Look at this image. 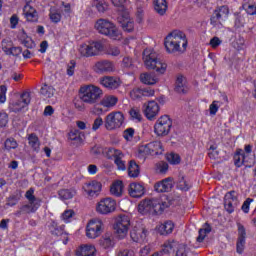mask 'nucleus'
<instances>
[{
	"mask_svg": "<svg viewBox=\"0 0 256 256\" xmlns=\"http://www.w3.org/2000/svg\"><path fill=\"white\" fill-rule=\"evenodd\" d=\"M133 135H135V129L133 128H127L123 132V137L126 141H131V139H133Z\"/></svg>",
	"mask_w": 256,
	"mask_h": 256,
	"instance_id": "60",
	"label": "nucleus"
},
{
	"mask_svg": "<svg viewBox=\"0 0 256 256\" xmlns=\"http://www.w3.org/2000/svg\"><path fill=\"white\" fill-rule=\"evenodd\" d=\"M7 86H0V103H5L7 101Z\"/></svg>",
	"mask_w": 256,
	"mask_h": 256,
	"instance_id": "61",
	"label": "nucleus"
},
{
	"mask_svg": "<svg viewBox=\"0 0 256 256\" xmlns=\"http://www.w3.org/2000/svg\"><path fill=\"white\" fill-rule=\"evenodd\" d=\"M237 205V192L230 191L224 196V207L227 213H233L235 206Z\"/></svg>",
	"mask_w": 256,
	"mask_h": 256,
	"instance_id": "20",
	"label": "nucleus"
},
{
	"mask_svg": "<svg viewBox=\"0 0 256 256\" xmlns=\"http://www.w3.org/2000/svg\"><path fill=\"white\" fill-rule=\"evenodd\" d=\"M92 71L98 75L113 73L115 71V65L110 60H99L92 66Z\"/></svg>",
	"mask_w": 256,
	"mask_h": 256,
	"instance_id": "15",
	"label": "nucleus"
},
{
	"mask_svg": "<svg viewBox=\"0 0 256 256\" xmlns=\"http://www.w3.org/2000/svg\"><path fill=\"white\" fill-rule=\"evenodd\" d=\"M166 159L170 165H179V163H181V156L177 153L171 152L170 154H167Z\"/></svg>",
	"mask_w": 256,
	"mask_h": 256,
	"instance_id": "48",
	"label": "nucleus"
},
{
	"mask_svg": "<svg viewBox=\"0 0 256 256\" xmlns=\"http://www.w3.org/2000/svg\"><path fill=\"white\" fill-rule=\"evenodd\" d=\"M103 97V90L96 85L89 84L80 88V99L87 105H95Z\"/></svg>",
	"mask_w": 256,
	"mask_h": 256,
	"instance_id": "3",
	"label": "nucleus"
},
{
	"mask_svg": "<svg viewBox=\"0 0 256 256\" xmlns=\"http://www.w3.org/2000/svg\"><path fill=\"white\" fill-rule=\"evenodd\" d=\"M103 233V222L99 219L90 220L86 226V237L97 239Z\"/></svg>",
	"mask_w": 256,
	"mask_h": 256,
	"instance_id": "12",
	"label": "nucleus"
},
{
	"mask_svg": "<svg viewBox=\"0 0 256 256\" xmlns=\"http://www.w3.org/2000/svg\"><path fill=\"white\" fill-rule=\"evenodd\" d=\"M129 115L131 119H135L136 121H141V119H143V117L141 116V110L136 107L130 109Z\"/></svg>",
	"mask_w": 256,
	"mask_h": 256,
	"instance_id": "50",
	"label": "nucleus"
},
{
	"mask_svg": "<svg viewBox=\"0 0 256 256\" xmlns=\"http://www.w3.org/2000/svg\"><path fill=\"white\" fill-rule=\"evenodd\" d=\"M99 244L103 249H111L114 247L113 236L111 234H105L100 240Z\"/></svg>",
	"mask_w": 256,
	"mask_h": 256,
	"instance_id": "33",
	"label": "nucleus"
},
{
	"mask_svg": "<svg viewBox=\"0 0 256 256\" xmlns=\"http://www.w3.org/2000/svg\"><path fill=\"white\" fill-rule=\"evenodd\" d=\"M111 195L121 197L123 193V182L121 180L115 181L110 187Z\"/></svg>",
	"mask_w": 256,
	"mask_h": 256,
	"instance_id": "36",
	"label": "nucleus"
},
{
	"mask_svg": "<svg viewBox=\"0 0 256 256\" xmlns=\"http://www.w3.org/2000/svg\"><path fill=\"white\" fill-rule=\"evenodd\" d=\"M11 49H13V42L11 40L2 41V50L6 55H11Z\"/></svg>",
	"mask_w": 256,
	"mask_h": 256,
	"instance_id": "51",
	"label": "nucleus"
},
{
	"mask_svg": "<svg viewBox=\"0 0 256 256\" xmlns=\"http://www.w3.org/2000/svg\"><path fill=\"white\" fill-rule=\"evenodd\" d=\"M210 231H211V226L206 223L205 226L199 230V235L196 238V241L198 243H203V241H205V237L209 235Z\"/></svg>",
	"mask_w": 256,
	"mask_h": 256,
	"instance_id": "44",
	"label": "nucleus"
},
{
	"mask_svg": "<svg viewBox=\"0 0 256 256\" xmlns=\"http://www.w3.org/2000/svg\"><path fill=\"white\" fill-rule=\"evenodd\" d=\"M219 101L214 100L209 107V113L212 116L217 115V111H219Z\"/></svg>",
	"mask_w": 256,
	"mask_h": 256,
	"instance_id": "57",
	"label": "nucleus"
},
{
	"mask_svg": "<svg viewBox=\"0 0 256 256\" xmlns=\"http://www.w3.org/2000/svg\"><path fill=\"white\" fill-rule=\"evenodd\" d=\"M77 256H97V249L93 245H83L76 251Z\"/></svg>",
	"mask_w": 256,
	"mask_h": 256,
	"instance_id": "26",
	"label": "nucleus"
},
{
	"mask_svg": "<svg viewBox=\"0 0 256 256\" xmlns=\"http://www.w3.org/2000/svg\"><path fill=\"white\" fill-rule=\"evenodd\" d=\"M9 123V115H7L4 111L0 112V129L2 127H7V124Z\"/></svg>",
	"mask_w": 256,
	"mask_h": 256,
	"instance_id": "55",
	"label": "nucleus"
},
{
	"mask_svg": "<svg viewBox=\"0 0 256 256\" xmlns=\"http://www.w3.org/2000/svg\"><path fill=\"white\" fill-rule=\"evenodd\" d=\"M105 153L107 159H114V162L116 161V159H123V157H125V154H123L121 150L113 147L106 148Z\"/></svg>",
	"mask_w": 256,
	"mask_h": 256,
	"instance_id": "29",
	"label": "nucleus"
},
{
	"mask_svg": "<svg viewBox=\"0 0 256 256\" xmlns=\"http://www.w3.org/2000/svg\"><path fill=\"white\" fill-rule=\"evenodd\" d=\"M77 65V63L75 62V60H71L67 66V75L69 77H73V75H75V66Z\"/></svg>",
	"mask_w": 256,
	"mask_h": 256,
	"instance_id": "59",
	"label": "nucleus"
},
{
	"mask_svg": "<svg viewBox=\"0 0 256 256\" xmlns=\"http://www.w3.org/2000/svg\"><path fill=\"white\" fill-rule=\"evenodd\" d=\"M73 215H75V212L73 210H66L62 214V219L66 223H69V220L73 217Z\"/></svg>",
	"mask_w": 256,
	"mask_h": 256,
	"instance_id": "63",
	"label": "nucleus"
},
{
	"mask_svg": "<svg viewBox=\"0 0 256 256\" xmlns=\"http://www.w3.org/2000/svg\"><path fill=\"white\" fill-rule=\"evenodd\" d=\"M189 248L187 245L179 244L175 256H188Z\"/></svg>",
	"mask_w": 256,
	"mask_h": 256,
	"instance_id": "52",
	"label": "nucleus"
},
{
	"mask_svg": "<svg viewBox=\"0 0 256 256\" xmlns=\"http://www.w3.org/2000/svg\"><path fill=\"white\" fill-rule=\"evenodd\" d=\"M69 141H74L76 145H81L83 143V138L81 137V131L77 129H72L68 133Z\"/></svg>",
	"mask_w": 256,
	"mask_h": 256,
	"instance_id": "37",
	"label": "nucleus"
},
{
	"mask_svg": "<svg viewBox=\"0 0 256 256\" xmlns=\"http://www.w3.org/2000/svg\"><path fill=\"white\" fill-rule=\"evenodd\" d=\"M28 145L33 149V151L39 153V150L41 149V142L39 141L37 134L32 133L28 135Z\"/></svg>",
	"mask_w": 256,
	"mask_h": 256,
	"instance_id": "30",
	"label": "nucleus"
},
{
	"mask_svg": "<svg viewBox=\"0 0 256 256\" xmlns=\"http://www.w3.org/2000/svg\"><path fill=\"white\" fill-rule=\"evenodd\" d=\"M103 185L97 180H92L84 184L83 189L88 197H99Z\"/></svg>",
	"mask_w": 256,
	"mask_h": 256,
	"instance_id": "18",
	"label": "nucleus"
},
{
	"mask_svg": "<svg viewBox=\"0 0 256 256\" xmlns=\"http://www.w3.org/2000/svg\"><path fill=\"white\" fill-rule=\"evenodd\" d=\"M236 251L241 255L243 251H245V240L243 239H238L236 243Z\"/></svg>",
	"mask_w": 256,
	"mask_h": 256,
	"instance_id": "62",
	"label": "nucleus"
},
{
	"mask_svg": "<svg viewBox=\"0 0 256 256\" xmlns=\"http://www.w3.org/2000/svg\"><path fill=\"white\" fill-rule=\"evenodd\" d=\"M140 81L144 83V85H155L157 78L150 73H143L140 75Z\"/></svg>",
	"mask_w": 256,
	"mask_h": 256,
	"instance_id": "42",
	"label": "nucleus"
},
{
	"mask_svg": "<svg viewBox=\"0 0 256 256\" xmlns=\"http://www.w3.org/2000/svg\"><path fill=\"white\" fill-rule=\"evenodd\" d=\"M117 207V202L113 198H104L98 202L96 206L97 213L101 215H109V213H113Z\"/></svg>",
	"mask_w": 256,
	"mask_h": 256,
	"instance_id": "13",
	"label": "nucleus"
},
{
	"mask_svg": "<svg viewBox=\"0 0 256 256\" xmlns=\"http://www.w3.org/2000/svg\"><path fill=\"white\" fill-rule=\"evenodd\" d=\"M139 173V165H137V162H135V160H131L128 167L129 177H139Z\"/></svg>",
	"mask_w": 256,
	"mask_h": 256,
	"instance_id": "43",
	"label": "nucleus"
},
{
	"mask_svg": "<svg viewBox=\"0 0 256 256\" xmlns=\"http://www.w3.org/2000/svg\"><path fill=\"white\" fill-rule=\"evenodd\" d=\"M21 200L19 194H11L9 197L6 198V205L8 207H15L17 203Z\"/></svg>",
	"mask_w": 256,
	"mask_h": 256,
	"instance_id": "49",
	"label": "nucleus"
},
{
	"mask_svg": "<svg viewBox=\"0 0 256 256\" xmlns=\"http://www.w3.org/2000/svg\"><path fill=\"white\" fill-rule=\"evenodd\" d=\"M174 91H176V93H183V94L189 91V88L187 87V80L185 79V77L183 76L177 77Z\"/></svg>",
	"mask_w": 256,
	"mask_h": 256,
	"instance_id": "27",
	"label": "nucleus"
},
{
	"mask_svg": "<svg viewBox=\"0 0 256 256\" xmlns=\"http://www.w3.org/2000/svg\"><path fill=\"white\" fill-rule=\"evenodd\" d=\"M23 13L26 20L30 23H37V21H39V14L37 13V10L31 6V4H26L24 6Z\"/></svg>",
	"mask_w": 256,
	"mask_h": 256,
	"instance_id": "24",
	"label": "nucleus"
},
{
	"mask_svg": "<svg viewBox=\"0 0 256 256\" xmlns=\"http://www.w3.org/2000/svg\"><path fill=\"white\" fill-rule=\"evenodd\" d=\"M234 165L235 167H253L255 165V158H247V155L243 153L242 149H237L234 154Z\"/></svg>",
	"mask_w": 256,
	"mask_h": 256,
	"instance_id": "16",
	"label": "nucleus"
},
{
	"mask_svg": "<svg viewBox=\"0 0 256 256\" xmlns=\"http://www.w3.org/2000/svg\"><path fill=\"white\" fill-rule=\"evenodd\" d=\"M173 127V121L169 116H161L154 125V132L158 137H167V134L171 132Z\"/></svg>",
	"mask_w": 256,
	"mask_h": 256,
	"instance_id": "9",
	"label": "nucleus"
},
{
	"mask_svg": "<svg viewBox=\"0 0 256 256\" xmlns=\"http://www.w3.org/2000/svg\"><path fill=\"white\" fill-rule=\"evenodd\" d=\"M131 99H143V92L141 88H135L130 92Z\"/></svg>",
	"mask_w": 256,
	"mask_h": 256,
	"instance_id": "54",
	"label": "nucleus"
},
{
	"mask_svg": "<svg viewBox=\"0 0 256 256\" xmlns=\"http://www.w3.org/2000/svg\"><path fill=\"white\" fill-rule=\"evenodd\" d=\"M61 10L56 7H51L49 10V19L52 23H60L61 22Z\"/></svg>",
	"mask_w": 256,
	"mask_h": 256,
	"instance_id": "39",
	"label": "nucleus"
},
{
	"mask_svg": "<svg viewBox=\"0 0 256 256\" xmlns=\"http://www.w3.org/2000/svg\"><path fill=\"white\" fill-rule=\"evenodd\" d=\"M139 213H151L153 212V199H145L141 201L138 205Z\"/></svg>",
	"mask_w": 256,
	"mask_h": 256,
	"instance_id": "28",
	"label": "nucleus"
},
{
	"mask_svg": "<svg viewBox=\"0 0 256 256\" xmlns=\"http://www.w3.org/2000/svg\"><path fill=\"white\" fill-rule=\"evenodd\" d=\"M173 229H175V224L172 221H166L158 227V233L160 235H170V233H173Z\"/></svg>",
	"mask_w": 256,
	"mask_h": 256,
	"instance_id": "31",
	"label": "nucleus"
},
{
	"mask_svg": "<svg viewBox=\"0 0 256 256\" xmlns=\"http://www.w3.org/2000/svg\"><path fill=\"white\" fill-rule=\"evenodd\" d=\"M156 169L157 171H159V173H167L168 169H169V164H167V162H158L156 164Z\"/></svg>",
	"mask_w": 256,
	"mask_h": 256,
	"instance_id": "58",
	"label": "nucleus"
},
{
	"mask_svg": "<svg viewBox=\"0 0 256 256\" xmlns=\"http://www.w3.org/2000/svg\"><path fill=\"white\" fill-rule=\"evenodd\" d=\"M116 256H133V251L129 249H121Z\"/></svg>",
	"mask_w": 256,
	"mask_h": 256,
	"instance_id": "64",
	"label": "nucleus"
},
{
	"mask_svg": "<svg viewBox=\"0 0 256 256\" xmlns=\"http://www.w3.org/2000/svg\"><path fill=\"white\" fill-rule=\"evenodd\" d=\"M130 237L134 243H145L147 241V229L135 226L130 232Z\"/></svg>",
	"mask_w": 256,
	"mask_h": 256,
	"instance_id": "19",
	"label": "nucleus"
},
{
	"mask_svg": "<svg viewBox=\"0 0 256 256\" xmlns=\"http://www.w3.org/2000/svg\"><path fill=\"white\" fill-rule=\"evenodd\" d=\"M25 198L28 203L20 206V208L14 213L15 217H23V215L37 213V209L41 207V199L35 197V190L33 188H30L25 193Z\"/></svg>",
	"mask_w": 256,
	"mask_h": 256,
	"instance_id": "2",
	"label": "nucleus"
},
{
	"mask_svg": "<svg viewBox=\"0 0 256 256\" xmlns=\"http://www.w3.org/2000/svg\"><path fill=\"white\" fill-rule=\"evenodd\" d=\"M143 111L145 117H147L149 121H153V118L159 115V104L155 101H149L147 104L143 105Z\"/></svg>",
	"mask_w": 256,
	"mask_h": 256,
	"instance_id": "21",
	"label": "nucleus"
},
{
	"mask_svg": "<svg viewBox=\"0 0 256 256\" xmlns=\"http://www.w3.org/2000/svg\"><path fill=\"white\" fill-rule=\"evenodd\" d=\"M154 9L158 15H165L167 13V1L166 0H155L154 2Z\"/></svg>",
	"mask_w": 256,
	"mask_h": 256,
	"instance_id": "34",
	"label": "nucleus"
},
{
	"mask_svg": "<svg viewBox=\"0 0 256 256\" xmlns=\"http://www.w3.org/2000/svg\"><path fill=\"white\" fill-rule=\"evenodd\" d=\"M125 122V116L121 112H111L104 119V127L107 131L119 129Z\"/></svg>",
	"mask_w": 256,
	"mask_h": 256,
	"instance_id": "7",
	"label": "nucleus"
},
{
	"mask_svg": "<svg viewBox=\"0 0 256 256\" xmlns=\"http://www.w3.org/2000/svg\"><path fill=\"white\" fill-rule=\"evenodd\" d=\"M29 103H31V92L25 91L21 94L18 101L10 104L9 109L13 113H19V111L28 107Z\"/></svg>",
	"mask_w": 256,
	"mask_h": 256,
	"instance_id": "14",
	"label": "nucleus"
},
{
	"mask_svg": "<svg viewBox=\"0 0 256 256\" xmlns=\"http://www.w3.org/2000/svg\"><path fill=\"white\" fill-rule=\"evenodd\" d=\"M163 154V144L159 141L150 142L146 145H141L138 148V158L145 159L147 155H161Z\"/></svg>",
	"mask_w": 256,
	"mask_h": 256,
	"instance_id": "6",
	"label": "nucleus"
},
{
	"mask_svg": "<svg viewBox=\"0 0 256 256\" xmlns=\"http://www.w3.org/2000/svg\"><path fill=\"white\" fill-rule=\"evenodd\" d=\"M18 147L19 143H17V140H15L13 137H10L4 141L3 151L9 152L12 149H17Z\"/></svg>",
	"mask_w": 256,
	"mask_h": 256,
	"instance_id": "40",
	"label": "nucleus"
},
{
	"mask_svg": "<svg viewBox=\"0 0 256 256\" xmlns=\"http://www.w3.org/2000/svg\"><path fill=\"white\" fill-rule=\"evenodd\" d=\"M96 31L100 33V35H105L106 37H109L110 39H119V35H121V32H119V29L117 26L113 24V22L100 18L96 21L94 25Z\"/></svg>",
	"mask_w": 256,
	"mask_h": 256,
	"instance_id": "5",
	"label": "nucleus"
},
{
	"mask_svg": "<svg viewBox=\"0 0 256 256\" xmlns=\"http://www.w3.org/2000/svg\"><path fill=\"white\" fill-rule=\"evenodd\" d=\"M118 101H119V98H117L116 96L106 95L103 97L100 104L103 107L111 108V107H115V105H117Z\"/></svg>",
	"mask_w": 256,
	"mask_h": 256,
	"instance_id": "32",
	"label": "nucleus"
},
{
	"mask_svg": "<svg viewBox=\"0 0 256 256\" xmlns=\"http://www.w3.org/2000/svg\"><path fill=\"white\" fill-rule=\"evenodd\" d=\"M40 95L46 97V99H51L55 95V88L48 84H43L40 89Z\"/></svg>",
	"mask_w": 256,
	"mask_h": 256,
	"instance_id": "38",
	"label": "nucleus"
},
{
	"mask_svg": "<svg viewBox=\"0 0 256 256\" xmlns=\"http://www.w3.org/2000/svg\"><path fill=\"white\" fill-rule=\"evenodd\" d=\"M237 227H238V239H242L243 241H245L247 237L245 226H243L241 223H238Z\"/></svg>",
	"mask_w": 256,
	"mask_h": 256,
	"instance_id": "56",
	"label": "nucleus"
},
{
	"mask_svg": "<svg viewBox=\"0 0 256 256\" xmlns=\"http://www.w3.org/2000/svg\"><path fill=\"white\" fill-rule=\"evenodd\" d=\"M77 192L75 190L63 189L58 192V195L62 201H67L69 199H73Z\"/></svg>",
	"mask_w": 256,
	"mask_h": 256,
	"instance_id": "45",
	"label": "nucleus"
},
{
	"mask_svg": "<svg viewBox=\"0 0 256 256\" xmlns=\"http://www.w3.org/2000/svg\"><path fill=\"white\" fill-rule=\"evenodd\" d=\"M82 57H95L99 52L103 51V43L101 41L82 44L79 48Z\"/></svg>",
	"mask_w": 256,
	"mask_h": 256,
	"instance_id": "10",
	"label": "nucleus"
},
{
	"mask_svg": "<svg viewBox=\"0 0 256 256\" xmlns=\"http://www.w3.org/2000/svg\"><path fill=\"white\" fill-rule=\"evenodd\" d=\"M130 225L131 220L129 219V216L122 215L117 219L114 229L119 239H125V237H127Z\"/></svg>",
	"mask_w": 256,
	"mask_h": 256,
	"instance_id": "11",
	"label": "nucleus"
},
{
	"mask_svg": "<svg viewBox=\"0 0 256 256\" xmlns=\"http://www.w3.org/2000/svg\"><path fill=\"white\" fill-rule=\"evenodd\" d=\"M227 17H229V6H219L214 10L210 18V24L213 27L221 29V27H223V21H227Z\"/></svg>",
	"mask_w": 256,
	"mask_h": 256,
	"instance_id": "8",
	"label": "nucleus"
},
{
	"mask_svg": "<svg viewBox=\"0 0 256 256\" xmlns=\"http://www.w3.org/2000/svg\"><path fill=\"white\" fill-rule=\"evenodd\" d=\"M168 207H171V202L167 199V196L152 198V212L156 215H161Z\"/></svg>",
	"mask_w": 256,
	"mask_h": 256,
	"instance_id": "17",
	"label": "nucleus"
},
{
	"mask_svg": "<svg viewBox=\"0 0 256 256\" xmlns=\"http://www.w3.org/2000/svg\"><path fill=\"white\" fill-rule=\"evenodd\" d=\"M155 191L157 193H169L173 189V180L171 178H165L162 181L154 185Z\"/></svg>",
	"mask_w": 256,
	"mask_h": 256,
	"instance_id": "23",
	"label": "nucleus"
},
{
	"mask_svg": "<svg viewBox=\"0 0 256 256\" xmlns=\"http://www.w3.org/2000/svg\"><path fill=\"white\" fill-rule=\"evenodd\" d=\"M164 45L167 53L179 55L187 51V36L179 30H174L165 38Z\"/></svg>",
	"mask_w": 256,
	"mask_h": 256,
	"instance_id": "1",
	"label": "nucleus"
},
{
	"mask_svg": "<svg viewBox=\"0 0 256 256\" xmlns=\"http://www.w3.org/2000/svg\"><path fill=\"white\" fill-rule=\"evenodd\" d=\"M92 7H95L98 13H105L109 10V3L105 0H92Z\"/></svg>",
	"mask_w": 256,
	"mask_h": 256,
	"instance_id": "35",
	"label": "nucleus"
},
{
	"mask_svg": "<svg viewBox=\"0 0 256 256\" xmlns=\"http://www.w3.org/2000/svg\"><path fill=\"white\" fill-rule=\"evenodd\" d=\"M51 233L52 235H56L57 237H60V235H63V233H65V226L64 225L58 226L57 223L53 222L51 225Z\"/></svg>",
	"mask_w": 256,
	"mask_h": 256,
	"instance_id": "47",
	"label": "nucleus"
},
{
	"mask_svg": "<svg viewBox=\"0 0 256 256\" xmlns=\"http://www.w3.org/2000/svg\"><path fill=\"white\" fill-rule=\"evenodd\" d=\"M129 195L130 197H134L135 199L139 197H143L145 195V187L139 183H131L129 185Z\"/></svg>",
	"mask_w": 256,
	"mask_h": 256,
	"instance_id": "25",
	"label": "nucleus"
},
{
	"mask_svg": "<svg viewBox=\"0 0 256 256\" xmlns=\"http://www.w3.org/2000/svg\"><path fill=\"white\" fill-rule=\"evenodd\" d=\"M179 243H177V241H167L164 243L163 249L162 251H160V253H173V251H175V249L179 247Z\"/></svg>",
	"mask_w": 256,
	"mask_h": 256,
	"instance_id": "41",
	"label": "nucleus"
},
{
	"mask_svg": "<svg viewBox=\"0 0 256 256\" xmlns=\"http://www.w3.org/2000/svg\"><path fill=\"white\" fill-rule=\"evenodd\" d=\"M121 27L123 31H126L127 33L133 32V29H135V24L133 23V20L126 18L120 21Z\"/></svg>",
	"mask_w": 256,
	"mask_h": 256,
	"instance_id": "46",
	"label": "nucleus"
},
{
	"mask_svg": "<svg viewBox=\"0 0 256 256\" xmlns=\"http://www.w3.org/2000/svg\"><path fill=\"white\" fill-rule=\"evenodd\" d=\"M143 59L147 69H155L158 75H163L167 71V64L157 59V53L152 49H145L143 51Z\"/></svg>",
	"mask_w": 256,
	"mask_h": 256,
	"instance_id": "4",
	"label": "nucleus"
},
{
	"mask_svg": "<svg viewBox=\"0 0 256 256\" xmlns=\"http://www.w3.org/2000/svg\"><path fill=\"white\" fill-rule=\"evenodd\" d=\"M106 53L112 57H119V55H121V50L117 46H109Z\"/></svg>",
	"mask_w": 256,
	"mask_h": 256,
	"instance_id": "53",
	"label": "nucleus"
},
{
	"mask_svg": "<svg viewBox=\"0 0 256 256\" xmlns=\"http://www.w3.org/2000/svg\"><path fill=\"white\" fill-rule=\"evenodd\" d=\"M100 84H102V86L105 87L106 89H111V90L119 89L121 85V80L113 76H104L100 78Z\"/></svg>",
	"mask_w": 256,
	"mask_h": 256,
	"instance_id": "22",
	"label": "nucleus"
}]
</instances>
